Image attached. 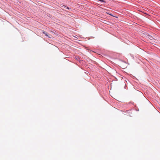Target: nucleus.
<instances>
[{"label":"nucleus","mask_w":160,"mask_h":160,"mask_svg":"<svg viewBox=\"0 0 160 160\" xmlns=\"http://www.w3.org/2000/svg\"><path fill=\"white\" fill-rule=\"evenodd\" d=\"M42 33H43V34H45V35H46V36H48V33L47 32H45V31H42Z\"/></svg>","instance_id":"obj_1"},{"label":"nucleus","mask_w":160,"mask_h":160,"mask_svg":"<svg viewBox=\"0 0 160 160\" xmlns=\"http://www.w3.org/2000/svg\"><path fill=\"white\" fill-rule=\"evenodd\" d=\"M47 36L48 37H49V38H52V35H51L50 34H48V36Z\"/></svg>","instance_id":"obj_2"},{"label":"nucleus","mask_w":160,"mask_h":160,"mask_svg":"<svg viewBox=\"0 0 160 160\" xmlns=\"http://www.w3.org/2000/svg\"><path fill=\"white\" fill-rule=\"evenodd\" d=\"M102 1V2H104V1L102 0V1Z\"/></svg>","instance_id":"obj_3"},{"label":"nucleus","mask_w":160,"mask_h":160,"mask_svg":"<svg viewBox=\"0 0 160 160\" xmlns=\"http://www.w3.org/2000/svg\"><path fill=\"white\" fill-rule=\"evenodd\" d=\"M103 22L105 23V21H104V22Z\"/></svg>","instance_id":"obj_4"},{"label":"nucleus","mask_w":160,"mask_h":160,"mask_svg":"<svg viewBox=\"0 0 160 160\" xmlns=\"http://www.w3.org/2000/svg\"><path fill=\"white\" fill-rule=\"evenodd\" d=\"M103 22L105 23V21H104V22Z\"/></svg>","instance_id":"obj_5"}]
</instances>
